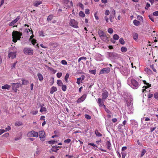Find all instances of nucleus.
Listing matches in <instances>:
<instances>
[{"instance_id": "nucleus-1", "label": "nucleus", "mask_w": 158, "mask_h": 158, "mask_svg": "<svg viewBox=\"0 0 158 158\" xmlns=\"http://www.w3.org/2000/svg\"><path fill=\"white\" fill-rule=\"evenodd\" d=\"M141 81L139 80L137 81L132 77L129 78L127 80L128 84L134 89L138 88L141 84Z\"/></svg>"}, {"instance_id": "nucleus-2", "label": "nucleus", "mask_w": 158, "mask_h": 158, "mask_svg": "<svg viewBox=\"0 0 158 158\" xmlns=\"http://www.w3.org/2000/svg\"><path fill=\"white\" fill-rule=\"evenodd\" d=\"M22 35V33L18 32L17 31H14L12 33L13 41L16 43L18 40H20L21 36Z\"/></svg>"}, {"instance_id": "nucleus-3", "label": "nucleus", "mask_w": 158, "mask_h": 158, "mask_svg": "<svg viewBox=\"0 0 158 158\" xmlns=\"http://www.w3.org/2000/svg\"><path fill=\"white\" fill-rule=\"evenodd\" d=\"M23 51L25 54H28L30 55H31L33 54V50L32 49L30 48H25L24 49Z\"/></svg>"}, {"instance_id": "nucleus-4", "label": "nucleus", "mask_w": 158, "mask_h": 158, "mask_svg": "<svg viewBox=\"0 0 158 158\" xmlns=\"http://www.w3.org/2000/svg\"><path fill=\"white\" fill-rule=\"evenodd\" d=\"M133 102V99L132 98H130L126 101L127 106L129 107L131 110L132 109V106Z\"/></svg>"}, {"instance_id": "nucleus-5", "label": "nucleus", "mask_w": 158, "mask_h": 158, "mask_svg": "<svg viewBox=\"0 0 158 158\" xmlns=\"http://www.w3.org/2000/svg\"><path fill=\"white\" fill-rule=\"evenodd\" d=\"M69 24L71 26L75 28H77L78 27L77 25L78 23L74 19H71L69 23Z\"/></svg>"}, {"instance_id": "nucleus-6", "label": "nucleus", "mask_w": 158, "mask_h": 158, "mask_svg": "<svg viewBox=\"0 0 158 158\" xmlns=\"http://www.w3.org/2000/svg\"><path fill=\"white\" fill-rule=\"evenodd\" d=\"M110 70V69L109 67H106V68H103L102 69L99 73L100 74H107L109 73Z\"/></svg>"}, {"instance_id": "nucleus-7", "label": "nucleus", "mask_w": 158, "mask_h": 158, "mask_svg": "<svg viewBox=\"0 0 158 158\" xmlns=\"http://www.w3.org/2000/svg\"><path fill=\"white\" fill-rule=\"evenodd\" d=\"M39 136L40 140L42 141L44 140L45 138V133L44 131H39Z\"/></svg>"}, {"instance_id": "nucleus-8", "label": "nucleus", "mask_w": 158, "mask_h": 158, "mask_svg": "<svg viewBox=\"0 0 158 158\" xmlns=\"http://www.w3.org/2000/svg\"><path fill=\"white\" fill-rule=\"evenodd\" d=\"M107 55L110 59H113L116 57H117V54L114 52H107Z\"/></svg>"}, {"instance_id": "nucleus-9", "label": "nucleus", "mask_w": 158, "mask_h": 158, "mask_svg": "<svg viewBox=\"0 0 158 158\" xmlns=\"http://www.w3.org/2000/svg\"><path fill=\"white\" fill-rule=\"evenodd\" d=\"M20 85V84L19 83H12V89L13 90L16 92L17 90V89L19 87Z\"/></svg>"}, {"instance_id": "nucleus-10", "label": "nucleus", "mask_w": 158, "mask_h": 158, "mask_svg": "<svg viewBox=\"0 0 158 158\" xmlns=\"http://www.w3.org/2000/svg\"><path fill=\"white\" fill-rule=\"evenodd\" d=\"M86 94H83L77 100V103H80L82 102L86 98Z\"/></svg>"}, {"instance_id": "nucleus-11", "label": "nucleus", "mask_w": 158, "mask_h": 158, "mask_svg": "<svg viewBox=\"0 0 158 158\" xmlns=\"http://www.w3.org/2000/svg\"><path fill=\"white\" fill-rule=\"evenodd\" d=\"M16 56V52H9V53L8 55V57L9 58H10L12 59L15 58Z\"/></svg>"}, {"instance_id": "nucleus-12", "label": "nucleus", "mask_w": 158, "mask_h": 158, "mask_svg": "<svg viewBox=\"0 0 158 158\" xmlns=\"http://www.w3.org/2000/svg\"><path fill=\"white\" fill-rule=\"evenodd\" d=\"M20 16H18L14 20L12 21L11 22L9 23L8 24V25L10 26H12L15 24L17 22L18 20L20 19Z\"/></svg>"}, {"instance_id": "nucleus-13", "label": "nucleus", "mask_w": 158, "mask_h": 158, "mask_svg": "<svg viewBox=\"0 0 158 158\" xmlns=\"http://www.w3.org/2000/svg\"><path fill=\"white\" fill-rule=\"evenodd\" d=\"M33 35L31 36L30 37V38L29 39L30 40V41L31 40V42L32 43V44H33V45L35 47H38V44H36V40L34 39H33Z\"/></svg>"}, {"instance_id": "nucleus-14", "label": "nucleus", "mask_w": 158, "mask_h": 158, "mask_svg": "<svg viewBox=\"0 0 158 158\" xmlns=\"http://www.w3.org/2000/svg\"><path fill=\"white\" fill-rule=\"evenodd\" d=\"M95 57L97 61H100L103 59V56L99 53H97L95 56Z\"/></svg>"}, {"instance_id": "nucleus-15", "label": "nucleus", "mask_w": 158, "mask_h": 158, "mask_svg": "<svg viewBox=\"0 0 158 158\" xmlns=\"http://www.w3.org/2000/svg\"><path fill=\"white\" fill-rule=\"evenodd\" d=\"M42 3V2L40 0H36L34 1L33 2V5L34 6L37 7L39 5L41 4Z\"/></svg>"}, {"instance_id": "nucleus-16", "label": "nucleus", "mask_w": 158, "mask_h": 158, "mask_svg": "<svg viewBox=\"0 0 158 158\" xmlns=\"http://www.w3.org/2000/svg\"><path fill=\"white\" fill-rule=\"evenodd\" d=\"M106 144L107 146V148L110 150L111 148V144L110 141V140L108 138H107L106 142Z\"/></svg>"}, {"instance_id": "nucleus-17", "label": "nucleus", "mask_w": 158, "mask_h": 158, "mask_svg": "<svg viewBox=\"0 0 158 158\" xmlns=\"http://www.w3.org/2000/svg\"><path fill=\"white\" fill-rule=\"evenodd\" d=\"M102 94L103 99H105L108 96V92L106 90H105L103 91Z\"/></svg>"}, {"instance_id": "nucleus-18", "label": "nucleus", "mask_w": 158, "mask_h": 158, "mask_svg": "<svg viewBox=\"0 0 158 158\" xmlns=\"http://www.w3.org/2000/svg\"><path fill=\"white\" fill-rule=\"evenodd\" d=\"M124 126H123L122 124H119L118 126V129L119 131L121 132H123V129Z\"/></svg>"}, {"instance_id": "nucleus-19", "label": "nucleus", "mask_w": 158, "mask_h": 158, "mask_svg": "<svg viewBox=\"0 0 158 158\" xmlns=\"http://www.w3.org/2000/svg\"><path fill=\"white\" fill-rule=\"evenodd\" d=\"M30 134L31 136L37 137L39 135L38 133L37 132H35L34 131H31Z\"/></svg>"}, {"instance_id": "nucleus-20", "label": "nucleus", "mask_w": 158, "mask_h": 158, "mask_svg": "<svg viewBox=\"0 0 158 158\" xmlns=\"http://www.w3.org/2000/svg\"><path fill=\"white\" fill-rule=\"evenodd\" d=\"M100 38L102 40L106 43H107L109 41V40L107 37L106 36V34L101 37Z\"/></svg>"}, {"instance_id": "nucleus-21", "label": "nucleus", "mask_w": 158, "mask_h": 158, "mask_svg": "<svg viewBox=\"0 0 158 158\" xmlns=\"http://www.w3.org/2000/svg\"><path fill=\"white\" fill-rule=\"evenodd\" d=\"M59 148H61V147L55 146L52 147L51 150L53 152H56L57 151L59 150Z\"/></svg>"}, {"instance_id": "nucleus-22", "label": "nucleus", "mask_w": 158, "mask_h": 158, "mask_svg": "<svg viewBox=\"0 0 158 158\" xmlns=\"http://www.w3.org/2000/svg\"><path fill=\"white\" fill-rule=\"evenodd\" d=\"M131 121L132 122V125H134L133 127V128H135L138 127V125L137 122L133 120H131Z\"/></svg>"}, {"instance_id": "nucleus-23", "label": "nucleus", "mask_w": 158, "mask_h": 158, "mask_svg": "<svg viewBox=\"0 0 158 158\" xmlns=\"http://www.w3.org/2000/svg\"><path fill=\"white\" fill-rule=\"evenodd\" d=\"M10 86L7 84L4 85V86H2V89H8L9 90L10 88Z\"/></svg>"}, {"instance_id": "nucleus-24", "label": "nucleus", "mask_w": 158, "mask_h": 158, "mask_svg": "<svg viewBox=\"0 0 158 158\" xmlns=\"http://www.w3.org/2000/svg\"><path fill=\"white\" fill-rule=\"evenodd\" d=\"M98 103L99 104L100 106H103L104 107H105V106L103 104L102 100L101 98H98Z\"/></svg>"}, {"instance_id": "nucleus-25", "label": "nucleus", "mask_w": 158, "mask_h": 158, "mask_svg": "<svg viewBox=\"0 0 158 158\" xmlns=\"http://www.w3.org/2000/svg\"><path fill=\"white\" fill-rule=\"evenodd\" d=\"M146 86H143V88H144L145 89H142L143 92H144V91H147L146 90V89H147L148 88H149L151 86V85L149 83H146Z\"/></svg>"}, {"instance_id": "nucleus-26", "label": "nucleus", "mask_w": 158, "mask_h": 158, "mask_svg": "<svg viewBox=\"0 0 158 158\" xmlns=\"http://www.w3.org/2000/svg\"><path fill=\"white\" fill-rule=\"evenodd\" d=\"M57 90V89L56 87L54 86H52V87L50 93L51 94H53Z\"/></svg>"}, {"instance_id": "nucleus-27", "label": "nucleus", "mask_w": 158, "mask_h": 158, "mask_svg": "<svg viewBox=\"0 0 158 158\" xmlns=\"http://www.w3.org/2000/svg\"><path fill=\"white\" fill-rule=\"evenodd\" d=\"M99 36L101 38V37L103 36L104 35L106 34L102 30H99L98 31Z\"/></svg>"}, {"instance_id": "nucleus-28", "label": "nucleus", "mask_w": 158, "mask_h": 158, "mask_svg": "<svg viewBox=\"0 0 158 158\" xmlns=\"http://www.w3.org/2000/svg\"><path fill=\"white\" fill-rule=\"evenodd\" d=\"M37 76L38 77L39 80L40 81L43 80V75L40 73H38L37 74Z\"/></svg>"}, {"instance_id": "nucleus-29", "label": "nucleus", "mask_w": 158, "mask_h": 158, "mask_svg": "<svg viewBox=\"0 0 158 158\" xmlns=\"http://www.w3.org/2000/svg\"><path fill=\"white\" fill-rule=\"evenodd\" d=\"M132 36L133 39L135 40H136L138 37V35L136 33H134L132 35Z\"/></svg>"}, {"instance_id": "nucleus-30", "label": "nucleus", "mask_w": 158, "mask_h": 158, "mask_svg": "<svg viewBox=\"0 0 158 158\" xmlns=\"http://www.w3.org/2000/svg\"><path fill=\"white\" fill-rule=\"evenodd\" d=\"M95 133L97 136L98 137H101L102 135L98 131V130H96L95 131Z\"/></svg>"}, {"instance_id": "nucleus-31", "label": "nucleus", "mask_w": 158, "mask_h": 158, "mask_svg": "<svg viewBox=\"0 0 158 158\" xmlns=\"http://www.w3.org/2000/svg\"><path fill=\"white\" fill-rule=\"evenodd\" d=\"M133 23L136 26H138L140 23L139 22V21L135 19L133 20Z\"/></svg>"}, {"instance_id": "nucleus-32", "label": "nucleus", "mask_w": 158, "mask_h": 158, "mask_svg": "<svg viewBox=\"0 0 158 158\" xmlns=\"http://www.w3.org/2000/svg\"><path fill=\"white\" fill-rule=\"evenodd\" d=\"M22 84L23 85H27L29 83V81L26 80L22 79Z\"/></svg>"}, {"instance_id": "nucleus-33", "label": "nucleus", "mask_w": 158, "mask_h": 158, "mask_svg": "<svg viewBox=\"0 0 158 158\" xmlns=\"http://www.w3.org/2000/svg\"><path fill=\"white\" fill-rule=\"evenodd\" d=\"M57 84L59 86H61L63 85V83L60 80H58L57 81Z\"/></svg>"}, {"instance_id": "nucleus-34", "label": "nucleus", "mask_w": 158, "mask_h": 158, "mask_svg": "<svg viewBox=\"0 0 158 158\" xmlns=\"http://www.w3.org/2000/svg\"><path fill=\"white\" fill-rule=\"evenodd\" d=\"M53 15H49L47 18L48 21H51L53 19Z\"/></svg>"}, {"instance_id": "nucleus-35", "label": "nucleus", "mask_w": 158, "mask_h": 158, "mask_svg": "<svg viewBox=\"0 0 158 158\" xmlns=\"http://www.w3.org/2000/svg\"><path fill=\"white\" fill-rule=\"evenodd\" d=\"M119 38V36L117 34H115L113 35V39L115 40H118Z\"/></svg>"}, {"instance_id": "nucleus-36", "label": "nucleus", "mask_w": 158, "mask_h": 158, "mask_svg": "<svg viewBox=\"0 0 158 158\" xmlns=\"http://www.w3.org/2000/svg\"><path fill=\"white\" fill-rule=\"evenodd\" d=\"M89 72L91 74H94V75H95L96 73V71L95 69L94 70H91L90 69L89 70Z\"/></svg>"}, {"instance_id": "nucleus-37", "label": "nucleus", "mask_w": 158, "mask_h": 158, "mask_svg": "<svg viewBox=\"0 0 158 158\" xmlns=\"http://www.w3.org/2000/svg\"><path fill=\"white\" fill-rule=\"evenodd\" d=\"M69 75L68 73H67L66 74L65 76V77H64V79L65 80V81H66V82H67L68 81V79L69 78Z\"/></svg>"}, {"instance_id": "nucleus-38", "label": "nucleus", "mask_w": 158, "mask_h": 158, "mask_svg": "<svg viewBox=\"0 0 158 158\" xmlns=\"http://www.w3.org/2000/svg\"><path fill=\"white\" fill-rule=\"evenodd\" d=\"M127 48L126 47H123L121 48V51L123 52H125L127 51Z\"/></svg>"}, {"instance_id": "nucleus-39", "label": "nucleus", "mask_w": 158, "mask_h": 158, "mask_svg": "<svg viewBox=\"0 0 158 158\" xmlns=\"http://www.w3.org/2000/svg\"><path fill=\"white\" fill-rule=\"evenodd\" d=\"M82 81H81V78L80 77H79L77 79V80L76 83L78 84L79 85L81 83H82Z\"/></svg>"}, {"instance_id": "nucleus-40", "label": "nucleus", "mask_w": 158, "mask_h": 158, "mask_svg": "<svg viewBox=\"0 0 158 158\" xmlns=\"http://www.w3.org/2000/svg\"><path fill=\"white\" fill-rule=\"evenodd\" d=\"M146 152V150L144 149H143L142 151V152H141V154L140 157H142L145 154Z\"/></svg>"}, {"instance_id": "nucleus-41", "label": "nucleus", "mask_w": 158, "mask_h": 158, "mask_svg": "<svg viewBox=\"0 0 158 158\" xmlns=\"http://www.w3.org/2000/svg\"><path fill=\"white\" fill-rule=\"evenodd\" d=\"M38 113V111L37 110H32L31 112V113L33 114V115H35L36 114H37Z\"/></svg>"}, {"instance_id": "nucleus-42", "label": "nucleus", "mask_w": 158, "mask_h": 158, "mask_svg": "<svg viewBox=\"0 0 158 158\" xmlns=\"http://www.w3.org/2000/svg\"><path fill=\"white\" fill-rule=\"evenodd\" d=\"M62 89L63 91H65L66 89V86L65 85H62Z\"/></svg>"}, {"instance_id": "nucleus-43", "label": "nucleus", "mask_w": 158, "mask_h": 158, "mask_svg": "<svg viewBox=\"0 0 158 158\" xmlns=\"http://www.w3.org/2000/svg\"><path fill=\"white\" fill-rule=\"evenodd\" d=\"M119 42L120 43L122 44H124L125 43L123 39L122 38L120 39L119 40Z\"/></svg>"}, {"instance_id": "nucleus-44", "label": "nucleus", "mask_w": 158, "mask_h": 158, "mask_svg": "<svg viewBox=\"0 0 158 158\" xmlns=\"http://www.w3.org/2000/svg\"><path fill=\"white\" fill-rule=\"evenodd\" d=\"M15 124L16 126H20L22 125L23 124L22 122H18L16 123Z\"/></svg>"}, {"instance_id": "nucleus-45", "label": "nucleus", "mask_w": 158, "mask_h": 158, "mask_svg": "<svg viewBox=\"0 0 158 158\" xmlns=\"http://www.w3.org/2000/svg\"><path fill=\"white\" fill-rule=\"evenodd\" d=\"M46 111V109L44 107H41L40 110V112H42Z\"/></svg>"}, {"instance_id": "nucleus-46", "label": "nucleus", "mask_w": 158, "mask_h": 158, "mask_svg": "<svg viewBox=\"0 0 158 158\" xmlns=\"http://www.w3.org/2000/svg\"><path fill=\"white\" fill-rule=\"evenodd\" d=\"M79 15L80 16L82 17H85V14L83 12L81 11L79 13Z\"/></svg>"}, {"instance_id": "nucleus-47", "label": "nucleus", "mask_w": 158, "mask_h": 158, "mask_svg": "<svg viewBox=\"0 0 158 158\" xmlns=\"http://www.w3.org/2000/svg\"><path fill=\"white\" fill-rule=\"evenodd\" d=\"M85 118L87 119H90L91 118V116L88 114H85Z\"/></svg>"}, {"instance_id": "nucleus-48", "label": "nucleus", "mask_w": 158, "mask_h": 158, "mask_svg": "<svg viewBox=\"0 0 158 158\" xmlns=\"http://www.w3.org/2000/svg\"><path fill=\"white\" fill-rule=\"evenodd\" d=\"M48 143L50 144H54L55 143H57V142L55 140H51V141H49L48 142Z\"/></svg>"}, {"instance_id": "nucleus-49", "label": "nucleus", "mask_w": 158, "mask_h": 158, "mask_svg": "<svg viewBox=\"0 0 158 158\" xmlns=\"http://www.w3.org/2000/svg\"><path fill=\"white\" fill-rule=\"evenodd\" d=\"M148 17L153 22H154V18L153 17L152 15H149Z\"/></svg>"}, {"instance_id": "nucleus-50", "label": "nucleus", "mask_w": 158, "mask_h": 158, "mask_svg": "<svg viewBox=\"0 0 158 158\" xmlns=\"http://www.w3.org/2000/svg\"><path fill=\"white\" fill-rule=\"evenodd\" d=\"M71 141V140L70 139H68L64 140V142L65 143H69Z\"/></svg>"}, {"instance_id": "nucleus-51", "label": "nucleus", "mask_w": 158, "mask_h": 158, "mask_svg": "<svg viewBox=\"0 0 158 158\" xmlns=\"http://www.w3.org/2000/svg\"><path fill=\"white\" fill-rule=\"evenodd\" d=\"M61 63L62 64L66 65L67 64V61L65 60H62L61 61Z\"/></svg>"}, {"instance_id": "nucleus-52", "label": "nucleus", "mask_w": 158, "mask_h": 158, "mask_svg": "<svg viewBox=\"0 0 158 158\" xmlns=\"http://www.w3.org/2000/svg\"><path fill=\"white\" fill-rule=\"evenodd\" d=\"M113 30L111 28H109L108 30V33L110 34H112L113 32Z\"/></svg>"}, {"instance_id": "nucleus-53", "label": "nucleus", "mask_w": 158, "mask_h": 158, "mask_svg": "<svg viewBox=\"0 0 158 158\" xmlns=\"http://www.w3.org/2000/svg\"><path fill=\"white\" fill-rule=\"evenodd\" d=\"M105 108V111L108 114H111V112H110V111L109 110H108L107 108H106V107H104Z\"/></svg>"}, {"instance_id": "nucleus-54", "label": "nucleus", "mask_w": 158, "mask_h": 158, "mask_svg": "<svg viewBox=\"0 0 158 158\" xmlns=\"http://www.w3.org/2000/svg\"><path fill=\"white\" fill-rule=\"evenodd\" d=\"M154 97L156 99L158 100V93L156 92L154 94Z\"/></svg>"}, {"instance_id": "nucleus-55", "label": "nucleus", "mask_w": 158, "mask_h": 158, "mask_svg": "<svg viewBox=\"0 0 158 158\" xmlns=\"http://www.w3.org/2000/svg\"><path fill=\"white\" fill-rule=\"evenodd\" d=\"M56 75L58 78H60L61 77L62 73H57Z\"/></svg>"}, {"instance_id": "nucleus-56", "label": "nucleus", "mask_w": 158, "mask_h": 158, "mask_svg": "<svg viewBox=\"0 0 158 158\" xmlns=\"http://www.w3.org/2000/svg\"><path fill=\"white\" fill-rule=\"evenodd\" d=\"M94 16L96 20H98L99 19V18L98 16L97 15V12H96L94 14Z\"/></svg>"}, {"instance_id": "nucleus-57", "label": "nucleus", "mask_w": 158, "mask_h": 158, "mask_svg": "<svg viewBox=\"0 0 158 158\" xmlns=\"http://www.w3.org/2000/svg\"><path fill=\"white\" fill-rule=\"evenodd\" d=\"M153 15L154 16H158V11H156L153 13Z\"/></svg>"}, {"instance_id": "nucleus-58", "label": "nucleus", "mask_w": 158, "mask_h": 158, "mask_svg": "<svg viewBox=\"0 0 158 158\" xmlns=\"http://www.w3.org/2000/svg\"><path fill=\"white\" fill-rule=\"evenodd\" d=\"M150 5L149 3H147L146 4V6L145 7V9H148V8L150 6Z\"/></svg>"}, {"instance_id": "nucleus-59", "label": "nucleus", "mask_w": 158, "mask_h": 158, "mask_svg": "<svg viewBox=\"0 0 158 158\" xmlns=\"http://www.w3.org/2000/svg\"><path fill=\"white\" fill-rule=\"evenodd\" d=\"M111 14H112L113 15H115V11L113 9V8H111Z\"/></svg>"}, {"instance_id": "nucleus-60", "label": "nucleus", "mask_w": 158, "mask_h": 158, "mask_svg": "<svg viewBox=\"0 0 158 158\" xmlns=\"http://www.w3.org/2000/svg\"><path fill=\"white\" fill-rule=\"evenodd\" d=\"M88 144L93 147H95L96 148H98L97 146L93 143H88Z\"/></svg>"}, {"instance_id": "nucleus-61", "label": "nucleus", "mask_w": 158, "mask_h": 158, "mask_svg": "<svg viewBox=\"0 0 158 158\" xmlns=\"http://www.w3.org/2000/svg\"><path fill=\"white\" fill-rule=\"evenodd\" d=\"M11 129V128L10 127V126H8L6 128L5 130V131H9Z\"/></svg>"}, {"instance_id": "nucleus-62", "label": "nucleus", "mask_w": 158, "mask_h": 158, "mask_svg": "<svg viewBox=\"0 0 158 158\" xmlns=\"http://www.w3.org/2000/svg\"><path fill=\"white\" fill-rule=\"evenodd\" d=\"M137 18L138 19L140 20H143V17L141 16L138 15L137 16Z\"/></svg>"}, {"instance_id": "nucleus-63", "label": "nucleus", "mask_w": 158, "mask_h": 158, "mask_svg": "<svg viewBox=\"0 0 158 158\" xmlns=\"http://www.w3.org/2000/svg\"><path fill=\"white\" fill-rule=\"evenodd\" d=\"M5 131H6L5 130L1 129L0 130V135H2V133L5 132Z\"/></svg>"}, {"instance_id": "nucleus-64", "label": "nucleus", "mask_w": 158, "mask_h": 158, "mask_svg": "<svg viewBox=\"0 0 158 158\" xmlns=\"http://www.w3.org/2000/svg\"><path fill=\"white\" fill-rule=\"evenodd\" d=\"M78 6L80 7L82 9H83L84 6L81 3H79Z\"/></svg>"}]
</instances>
